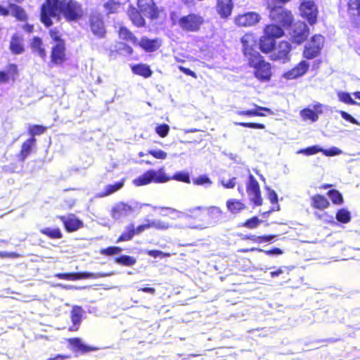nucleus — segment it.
Segmentation results:
<instances>
[{
  "mask_svg": "<svg viewBox=\"0 0 360 360\" xmlns=\"http://www.w3.org/2000/svg\"><path fill=\"white\" fill-rule=\"evenodd\" d=\"M269 17L271 20L283 27H290L294 21L292 12L283 6L269 4Z\"/></svg>",
  "mask_w": 360,
  "mask_h": 360,
  "instance_id": "5",
  "label": "nucleus"
},
{
  "mask_svg": "<svg viewBox=\"0 0 360 360\" xmlns=\"http://www.w3.org/2000/svg\"><path fill=\"white\" fill-rule=\"evenodd\" d=\"M264 54H269V58L273 61H279L282 63H288L291 58V51L292 50V45L287 40H281L278 43L274 42V47L269 51L259 49Z\"/></svg>",
  "mask_w": 360,
  "mask_h": 360,
  "instance_id": "4",
  "label": "nucleus"
},
{
  "mask_svg": "<svg viewBox=\"0 0 360 360\" xmlns=\"http://www.w3.org/2000/svg\"><path fill=\"white\" fill-rule=\"evenodd\" d=\"M54 276L59 279L67 280V281H77L84 278V276L77 272L72 273H58Z\"/></svg>",
  "mask_w": 360,
  "mask_h": 360,
  "instance_id": "44",
  "label": "nucleus"
},
{
  "mask_svg": "<svg viewBox=\"0 0 360 360\" xmlns=\"http://www.w3.org/2000/svg\"><path fill=\"white\" fill-rule=\"evenodd\" d=\"M30 47L32 49V51L37 53L41 57H46V50L43 46L42 40L40 37H33L31 42L30 43Z\"/></svg>",
  "mask_w": 360,
  "mask_h": 360,
  "instance_id": "38",
  "label": "nucleus"
},
{
  "mask_svg": "<svg viewBox=\"0 0 360 360\" xmlns=\"http://www.w3.org/2000/svg\"><path fill=\"white\" fill-rule=\"evenodd\" d=\"M49 34L51 39L56 42V44L65 42V40L60 37V32L57 28H53L49 30Z\"/></svg>",
  "mask_w": 360,
  "mask_h": 360,
  "instance_id": "59",
  "label": "nucleus"
},
{
  "mask_svg": "<svg viewBox=\"0 0 360 360\" xmlns=\"http://www.w3.org/2000/svg\"><path fill=\"white\" fill-rule=\"evenodd\" d=\"M187 217L195 221H205V207H195L188 210Z\"/></svg>",
  "mask_w": 360,
  "mask_h": 360,
  "instance_id": "35",
  "label": "nucleus"
},
{
  "mask_svg": "<svg viewBox=\"0 0 360 360\" xmlns=\"http://www.w3.org/2000/svg\"><path fill=\"white\" fill-rule=\"evenodd\" d=\"M83 309L80 306H74L70 312L71 321L73 323V327L70 328V330L77 331L82 321Z\"/></svg>",
  "mask_w": 360,
  "mask_h": 360,
  "instance_id": "33",
  "label": "nucleus"
},
{
  "mask_svg": "<svg viewBox=\"0 0 360 360\" xmlns=\"http://www.w3.org/2000/svg\"><path fill=\"white\" fill-rule=\"evenodd\" d=\"M203 23V18L193 13L181 16L178 20L179 27L186 32H198Z\"/></svg>",
  "mask_w": 360,
  "mask_h": 360,
  "instance_id": "7",
  "label": "nucleus"
},
{
  "mask_svg": "<svg viewBox=\"0 0 360 360\" xmlns=\"http://www.w3.org/2000/svg\"><path fill=\"white\" fill-rule=\"evenodd\" d=\"M140 10L134 7L128 9L127 15L132 24L136 27H144L146 25L144 18L142 16Z\"/></svg>",
  "mask_w": 360,
  "mask_h": 360,
  "instance_id": "27",
  "label": "nucleus"
},
{
  "mask_svg": "<svg viewBox=\"0 0 360 360\" xmlns=\"http://www.w3.org/2000/svg\"><path fill=\"white\" fill-rule=\"evenodd\" d=\"M233 7L232 0H217V11L220 16L226 18L231 15Z\"/></svg>",
  "mask_w": 360,
  "mask_h": 360,
  "instance_id": "30",
  "label": "nucleus"
},
{
  "mask_svg": "<svg viewBox=\"0 0 360 360\" xmlns=\"http://www.w3.org/2000/svg\"><path fill=\"white\" fill-rule=\"evenodd\" d=\"M117 32L120 39L127 41H131L134 45L136 46L139 39L127 27L121 26Z\"/></svg>",
  "mask_w": 360,
  "mask_h": 360,
  "instance_id": "36",
  "label": "nucleus"
},
{
  "mask_svg": "<svg viewBox=\"0 0 360 360\" xmlns=\"http://www.w3.org/2000/svg\"><path fill=\"white\" fill-rule=\"evenodd\" d=\"M167 177L169 178L168 181L170 180H175V181H181V182L186 183V184L191 183V179H190L189 174L186 172H176L172 176H169L167 174Z\"/></svg>",
  "mask_w": 360,
  "mask_h": 360,
  "instance_id": "47",
  "label": "nucleus"
},
{
  "mask_svg": "<svg viewBox=\"0 0 360 360\" xmlns=\"http://www.w3.org/2000/svg\"><path fill=\"white\" fill-rule=\"evenodd\" d=\"M60 1L59 0H45L41 5L40 20L46 27L53 25L51 18L57 15L58 4Z\"/></svg>",
  "mask_w": 360,
  "mask_h": 360,
  "instance_id": "8",
  "label": "nucleus"
},
{
  "mask_svg": "<svg viewBox=\"0 0 360 360\" xmlns=\"http://www.w3.org/2000/svg\"><path fill=\"white\" fill-rule=\"evenodd\" d=\"M299 7L300 15L304 18L311 25L317 21L318 8L315 4L316 0H300Z\"/></svg>",
  "mask_w": 360,
  "mask_h": 360,
  "instance_id": "10",
  "label": "nucleus"
},
{
  "mask_svg": "<svg viewBox=\"0 0 360 360\" xmlns=\"http://www.w3.org/2000/svg\"><path fill=\"white\" fill-rule=\"evenodd\" d=\"M125 179H122L120 181L115 182L112 184H108L105 186L103 191L97 193L96 197L98 198H105L109 196L123 188L124 186Z\"/></svg>",
  "mask_w": 360,
  "mask_h": 360,
  "instance_id": "29",
  "label": "nucleus"
},
{
  "mask_svg": "<svg viewBox=\"0 0 360 360\" xmlns=\"http://www.w3.org/2000/svg\"><path fill=\"white\" fill-rule=\"evenodd\" d=\"M134 212V207L124 202L116 203L111 209L110 215L114 219H120Z\"/></svg>",
  "mask_w": 360,
  "mask_h": 360,
  "instance_id": "23",
  "label": "nucleus"
},
{
  "mask_svg": "<svg viewBox=\"0 0 360 360\" xmlns=\"http://www.w3.org/2000/svg\"><path fill=\"white\" fill-rule=\"evenodd\" d=\"M340 114L341 117L344 120L349 122L352 124H357V125L359 124L358 121L354 117H353L351 115L347 113V112H345V111H340Z\"/></svg>",
  "mask_w": 360,
  "mask_h": 360,
  "instance_id": "64",
  "label": "nucleus"
},
{
  "mask_svg": "<svg viewBox=\"0 0 360 360\" xmlns=\"http://www.w3.org/2000/svg\"><path fill=\"white\" fill-rule=\"evenodd\" d=\"M161 45L162 41L160 39H150L146 36L141 37L136 44V46H139L146 53H151L158 51L160 48Z\"/></svg>",
  "mask_w": 360,
  "mask_h": 360,
  "instance_id": "22",
  "label": "nucleus"
},
{
  "mask_svg": "<svg viewBox=\"0 0 360 360\" xmlns=\"http://www.w3.org/2000/svg\"><path fill=\"white\" fill-rule=\"evenodd\" d=\"M276 237V235L273 234L259 236V244L263 243H272Z\"/></svg>",
  "mask_w": 360,
  "mask_h": 360,
  "instance_id": "63",
  "label": "nucleus"
},
{
  "mask_svg": "<svg viewBox=\"0 0 360 360\" xmlns=\"http://www.w3.org/2000/svg\"><path fill=\"white\" fill-rule=\"evenodd\" d=\"M322 148H319L317 146H311L306 148L301 149L299 153H302L306 155H312L319 152H321Z\"/></svg>",
  "mask_w": 360,
  "mask_h": 360,
  "instance_id": "58",
  "label": "nucleus"
},
{
  "mask_svg": "<svg viewBox=\"0 0 360 360\" xmlns=\"http://www.w3.org/2000/svg\"><path fill=\"white\" fill-rule=\"evenodd\" d=\"M253 109L238 110L236 113L240 117H265L266 115H274V112L271 109L267 107H263L257 104L253 105Z\"/></svg>",
  "mask_w": 360,
  "mask_h": 360,
  "instance_id": "20",
  "label": "nucleus"
},
{
  "mask_svg": "<svg viewBox=\"0 0 360 360\" xmlns=\"http://www.w3.org/2000/svg\"><path fill=\"white\" fill-rule=\"evenodd\" d=\"M309 35V29L304 22H297L292 30L291 42L297 45L304 43Z\"/></svg>",
  "mask_w": 360,
  "mask_h": 360,
  "instance_id": "14",
  "label": "nucleus"
},
{
  "mask_svg": "<svg viewBox=\"0 0 360 360\" xmlns=\"http://www.w3.org/2000/svg\"><path fill=\"white\" fill-rule=\"evenodd\" d=\"M193 184L196 186L211 185L212 181L207 175H200L193 179Z\"/></svg>",
  "mask_w": 360,
  "mask_h": 360,
  "instance_id": "54",
  "label": "nucleus"
},
{
  "mask_svg": "<svg viewBox=\"0 0 360 360\" xmlns=\"http://www.w3.org/2000/svg\"><path fill=\"white\" fill-rule=\"evenodd\" d=\"M300 115L304 120L316 122L319 119V115L314 110L306 108L300 111Z\"/></svg>",
  "mask_w": 360,
  "mask_h": 360,
  "instance_id": "45",
  "label": "nucleus"
},
{
  "mask_svg": "<svg viewBox=\"0 0 360 360\" xmlns=\"http://www.w3.org/2000/svg\"><path fill=\"white\" fill-rule=\"evenodd\" d=\"M321 50L319 47H314L309 44L304 48L302 56L307 60H312L318 57L321 53Z\"/></svg>",
  "mask_w": 360,
  "mask_h": 360,
  "instance_id": "41",
  "label": "nucleus"
},
{
  "mask_svg": "<svg viewBox=\"0 0 360 360\" xmlns=\"http://www.w3.org/2000/svg\"><path fill=\"white\" fill-rule=\"evenodd\" d=\"M260 20V16L255 12H248L238 15L235 18V22L240 27H250L257 24Z\"/></svg>",
  "mask_w": 360,
  "mask_h": 360,
  "instance_id": "24",
  "label": "nucleus"
},
{
  "mask_svg": "<svg viewBox=\"0 0 360 360\" xmlns=\"http://www.w3.org/2000/svg\"><path fill=\"white\" fill-rule=\"evenodd\" d=\"M46 129V127L38 124L31 125L29 127L28 133L31 137L24 142V158L32 151L33 148L36 145V139L34 138V136H39L44 134Z\"/></svg>",
  "mask_w": 360,
  "mask_h": 360,
  "instance_id": "12",
  "label": "nucleus"
},
{
  "mask_svg": "<svg viewBox=\"0 0 360 360\" xmlns=\"http://www.w3.org/2000/svg\"><path fill=\"white\" fill-rule=\"evenodd\" d=\"M133 74L141 76L143 78H148L153 75L150 67L145 63L134 64L130 66Z\"/></svg>",
  "mask_w": 360,
  "mask_h": 360,
  "instance_id": "32",
  "label": "nucleus"
},
{
  "mask_svg": "<svg viewBox=\"0 0 360 360\" xmlns=\"http://www.w3.org/2000/svg\"><path fill=\"white\" fill-rule=\"evenodd\" d=\"M18 75V66L14 63H9L5 70H0V83H7L11 79L15 81Z\"/></svg>",
  "mask_w": 360,
  "mask_h": 360,
  "instance_id": "26",
  "label": "nucleus"
},
{
  "mask_svg": "<svg viewBox=\"0 0 360 360\" xmlns=\"http://www.w3.org/2000/svg\"><path fill=\"white\" fill-rule=\"evenodd\" d=\"M119 6L120 3L115 0H108L103 4L108 15L116 13Z\"/></svg>",
  "mask_w": 360,
  "mask_h": 360,
  "instance_id": "50",
  "label": "nucleus"
},
{
  "mask_svg": "<svg viewBox=\"0 0 360 360\" xmlns=\"http://www.w3.org/2000/svg\"><path fill=\"white\" fill-rule=\"evenodd\" d=\"M236 177H232L231 179H230L229 180H226V179H223L221 180V184L223 186V187L225 188H233L236 184Z\"/></svg>",
  "mask_w": 360,
  "mask_h": 360,
  "instance_id": "60",
  "label": "nucleus"
},
{
  "mask_svg": "<svg viewBox=\"0 0 360 360\" xmlns=\"http://www.w3.org/2000/svg\"><path fill=\"white\" fill-rule=\"evenodd\" d=\"M10 50L13 54H19L22 52V44L17 34H14L11 38Z\"/></svg>",
  "mask_w": 360,
  "mask_h": 360,
  "instance_id": "42",
  "label": "nucleus"
},
{
  "mask_svg": "<svg viewBox=\"0 0 360 360\" xmlns=\"http://www.w3.org/2000/svg\"><path fill=\"white\" fill-rule=\"evenodd\" d=\"M165 168L163 167L158 170L148 169L143 174L139 176L133 180V184L136 186H142L148 185L152 182L155 184H162L168 181Z\"/></svg>",
  "mask_w": 360,
  "mask_h": 360,
  "instance_id": "6",
  "label": "nucleus"
},
{
  "mask_svg": "<svg viewBox=\"0 0 360 360\" xmlns=\"http://www.w3.org/2000/svg\"><path fill=\"white\" fill-rule=\"evenodd\" d=\"M321 152L326 156H335L340 155L341 150L336 147H333L330 149H322Z\"/></svg>",
  "mask_w": 360,
  "mask_h": 360,
  "instance_id": "62",
  "label": "nucleus"
},
{
  "mask_svg": "<svg viewBox=\"0 0 360 360\" xmlns=\"http://www.w3.org/2000/svg\"><path fill=\"white\" fill-rule=\"evenodd\" d=\"M169 129V126L167 124H161L155 127V131L161 138H165L168 135Z\"/></svg>",
  "mask_w": 360,
  "mask_h": 360,
  "instance_id": "55",
  "label": "nucleus"
},
{
  "mask_svg": "<svg viewBox=\"0 0 360 360\" xmlns=\"http://www.w3.org/2000/svg\"><path fill=\"white\" fill-rule=\"evenodd\" d=\"M267 195H268V199L269 200V201L271 202V204H273L275 206L279 205L278 203V195H277L276 193L275 192V191H274L272 189H269Z\"/></svg>",
  "mask_w": 360,
  "mask_h": 360,
  "instance_id": "61",
  "label": "nucleus"
},
{
  "mask_svg": "<svg viewBox=\"0 0 360 360\" xmlns=\"http://www.w3.org/2000/svg\"><path fill=\"white\" fill-rule=\"evenodd\" d=\"M327 195L334 205H340L344 202L342 195L336 189L329 190Z\"/></svg>",
  "mask_w": 360,
  "mask_h": 360,
  "instance_id": "48",
  "label": "nucleus"
},
{
  "mask_svg": "<svg viewBox=\"0 0 360 360\" xmlns=\"http://www.w3.org/2000/svg\"><path fill=\"white\" fill-rule=\"evenodd\" d=\"M338 98L340 101L349 104V105H356V102L352 99L351 95L347 92H340L338 94Z\"/></svg>",
  "mask_w": 360,
  "mask_h": 360,
  "instance_id": "53",
  "label": "nucleus"
},
{
  "mask_svg": "<svg viewBox=\"0 0 360 360\" xmlns=\"http://www.w3.org/2000/svg\"><path fill=\"white\" fill-rule=\"evenodd\" d=\"M309 70V63L302 60L292 68L283 73V77L286 80H293L304 76Z\"/></svg>",
  "mask_w": 360,
  "mask_h": 360,
  "instance_id": "18",
  "label": "nucleus"
},
{
  "mask_svg": "<svg viewBox=\"0 0 360 360\" xmlns=\"http://www.w3.org/2000/svg\"><path fill=\"white\" fill-rule=\"evenodd\" d=\"M11 13L18 20L22 21V8L10 1L7 2V6L0 4V15L6 16Z\"/></svg>",
  "mask_w": 360,
  "mask_h": 360,
  "instance_id": "25",
  "label": "nucleus"
},
{
  "mask_svg": "<svg viewBox=\"0 0 360 360\" xmlns=\"http://www.w3.org/2000/svg\"><path fill=\"white\" fill-rule=\"evenodd\" d=\"M246 192L250 201L254 206H261L263 202L260 186L253 174L248 175V180L246 182Z\"/></svg>",
  "mask_w": 360,
  "mask_h": 360,
  "instance_id": "9",
  "label": "nucleus"
},
{
  "mask_svg": "<svg viewBox=\"0 0 360 360\" xmlns=\"http://www.w3.org/2000/svg\"><path fill=\"white\" fill-rule=\"evenodd\" d=\"M330 202L323 195L314 194L310 197V206L315 210L314 214L319 219H322L326 214H321L317 211H323L330 207Z\"/></svg>",
  "mask_w": 360,
  "mask_h": 360,
  "instance_id": "15",
  "label": "nucleus"
},
{
  "mask_svg": "<svg viewBox=\"0 0 360 360\" xmlns=\"http://www.w3.org/2000/svg\"><path fill=\"white\" fill-rule=\"evenodd\" d=\"M172 227V224L165 220H146V223L139 225L136 228L134 227V231L136 235H139L143 231L149 229H154L158 231H166Z\"/></svg>",
  "mask_w": 360,
  "mask_h": 360,
  "instance_id": "17",
  "label": "nucleus"
},
{
  "mask_svg": "<svg viewBox=\"0 0 360 360\" xmlns=\"http://www.w3.org/2000/svg\"><path fill=\"white\" fill-rule=\"evenodd\" d=\"M324 44V37L321 34H314L311 37V40L309 43V45H312L314 47H319V49H322Z\"/></svg>",
  "mask_w": 360,
  "mask_h": 360,
  "instance_id": "52",
  "label": "nucleus"
},
{
  "mask_svg": "<svg viewBox=\"0 0 360 360\" xmlns=\"http://www.w3.org/2000/svg\"><path fill=\"white\" fill-rule=\"evenodd\" d=\"M205 221H218L222 217L223 212L217 206L205 207Z\"/></svg>",
  "mask_w": 360,
  "mask_h": 360,
  "instance_id": "34",
  "label": "nucleus"
},
{
  "mask_svg": "<svg viewBox=\"0 0 360 360\" xmlns=\"http://www.w3.org/2000/svg\"><path fill=\"white\" fill-rule=\"evenodd\" d=\"M226 206L227 210L232 214H238L247 208L243 202L236 198L228 199L226 202Z\"/></svg>",
  "mask_w": 360,
  "mask_h": 360,
  "instance_id": "31",
  "label": "nucleus"
},
{
  "mask_svg": "<svg viewBox=\"0 0 360 360\" xmlns=\"http://www.w3.org/2000/svg\"><path fill=\"white\" fill-rule=\"evenodd\" d=\"M279 25L269 24L264 27L263 35L259 39V49L265 51L271 50L276 39L285 35V32Z\"/></svg>",
  "mask_w": 360,
  "mask_h": 360,
  "instance_id": "3",
  "label": "nucleus"
},
{
  "mask_svg": "<svg viewBox=\"0 0 360 360\" xmlns=\"http://www.w3.org/2000/svg\"><path fill=\"white\" fill-rule=\"evenodd\" d=\"M242 52L249 68L253 69L254 77L260 82H268L272 77V66L258 51L254 49L256 44L252 34L247 33L240 39Z\"/></svg>",
  "mask_w": 360,
  "mask_h": 360,
  "instance_id": "1",
  "label": "nucleus"
},
{
  "mask_svg": "<svg viewBox=\"0 0 360 360\" xmlns=\"http://www.w3.org/2000/svg\"><path fill=\"white\" fill-rule=\"evenodd\" d=\"M158 209L160 210V216L162 217H166L173 221L180 217L181 212L176 209L168 207H160Z\"/></svg>",
  "mask_w": 360,
  "mask_h": 360,
  "instance_id": "40",
  "label": "nucleus"
},
{
  "mask_svg": "<svg viewBox=\"0 0 360 360\" xmlns=\"http://www.w3.org/2000/svg\"><path fill=\"white\" fill-rule=\"evenodd\" d=\"M148 155H152L154 158L158 160H165L167 158V153L162 150H149L147 151Z\"/></svg>",
  "mask_w": 360,
  "mask_h": 360,
  "instance_id": "56",
  "label": "nucleus"
},
{
  "mask_svg": "<svg viewBox=\"0 0 360 360\" xmlns=\"http://www.w3.org/2000/svg\"><path fill=\"white\" fill-rule=\"evenodd\" d=\"M40 233L52 240L61 239L63 237L60 228L44 227L40 229Z\"/></svg>",
  "mask_w": 360,
  "mask_h": 360,
  "instance_id": "37",
  "label": "nucleus"
},
{
  "mask_svg": "<svg viewBox=\"0 0 360 360\" xmlns=\"http://www.w3.org/2000/svg\"><path fill=\"white\" fill-rule=\"evenodd\" d=\"M137 6L140 11L146 14L151 20L158 19L162 12L153 0H137Z\"/></svg>",
  "mask_w": 360,
  "mask_h": 360,
  "instance_id": "13",
  "label": "nucleus"
},
{
  "mask_svg": "<svg viewBox=\"0 0 360 360\" xmlns=\"http://www.w3.org/2000/svg\"><path fill=\"white\" fill-rule=\"evenodd\" d=\"M68 343L75 347V351L80 352L81 354H86L91 352L97 351L99 349L98 347L90 346L84 344L79 338H72L68 340Z\"/></svg>",
  "mask_w": 360,
  "mask_h": 360,
  "instance_id": "28",
  "label": "nucleus"
},
{
  "mask_svg": "<svg viewBox=\"0 0 360 360\" xmlns=\"http://www.w3.org/2000/svg\"><path fill=\"white\" fill-rule=\"evenodd\" d=\"M65 42L56 44L51 51V62L54 65H62L67 59Z\"/></svg>",
  "mask_w": 360,
  "mask_h": 360,
  "instance_id": "21",
  "label": "nucleus"
},
{
  "mask_svg": "<svg viewBox=\"0 0 360 360\" xmlns=\"http://www.w3.org/2000/svg\"><path fill=\"white\" fill-rule=\"evenodd\" d=\"M347 13L354 27H360V0H349L347 4Z\"/></svg>",
  "mask_w": 360,
  "mask_h": 360,
  "instance_id": "19",
  "label": "nucleus"
},
{
  "mask_svg": "<svg viewBox=\"0 0 360 360\" xmlns=\"http://www.w3.org/2000/svg\"><path fill=\"white\" fill-rule=\"evenodd\" d=\"M58 11L68 22H76L84 16L82 4L77 0H61L58 4Z\"/></svg>",
  "mask_w": 360,
  "mask_h": 360,
  "instance_id": "2",
  "label": "nucleus"
},
{
  "mask_svg": "<svg viewBox=\"0 0 360 360\" xmlns=\"http://www.w3.org/2000/svg\"><path fill=\"white\" fill-rule=\"evenodd\" d=\"M58 219L63 223L68 233L75 232L84 227L83 221L74 214L58 216Z\"/></svg>",
  "mask_w": 360,
  "mask_h": 360,
  "instance_id": "16",
  "label": "nucleus"
},
{
  "mask_svg": "<svg viewBox=\"0 0 360 360\" xmlns=\"http://www.w3.org/2000/svg\"><path fill=\"white\" fill-rule=\"evenodd\" d=\"M122 248L118 246H110L100 250V253L104 256H112L122 252Z\"/></svg>",
  "mask_w": 360,
  "mask_h": 360,
  "instance_id": "51",
  "label": "nucleus"
},
{
  "mask_svg": "<svg viewBox=\"0 0 360 360\" xmlns=\"http://www.w3.org/2000/svg\"><path fill=\"white\" fill-rule=\"evenodd\" d=\"M261 222L262 221L257 216H253L241 223L240 226L245 227L248 229H255L261 224Z\"/></svg>",
  "mask_w": 360,
  "mask_h": 360,
  "instance_id": "49",
  "label": "nucleus"
},
{
  "mask_svg": "<svg viewBox=\"0 0 360 360\" xmlns=\"http://www.w3.org/2000/svg\"><path fill=\"white\" fill-rule=\"evenodd\" d=\"M115 262L124 266H131L136 264V259L131 256L123 255L115 258Z\"/></svg>",
  "mask_w": 360,
  "mask_h": 360,
  "instance_id": "43",
  "label": "nucleus"
},
{
  "mask_svg": "<svg viewBox=\"0 0 360 360\" xmlns=\"http://www.w3.org/2000/svg\"><path fill=\"white\" fill-rule=\"evenodd\" d=\"M89 26L96 38L103 39L105 37L107 31L103 16L101 14H91L89 18Z\"/></svg>",
  "mask_w": 360,
  "mask_h": 360,
  "instance_id": "11",
  "label": "nucleus"
},
{
  "mask_svg": "<svg viewBox=\"0 0 360 360\" xmlns=\"http://www.w3.org/2000/svg\"><path fill=\"white\" fill-rule=\"evenodd\" d=\"M335 218L337 221L342 224L349 223L351 220L350 212L345 208H342L336 212Z\"/></svg>",
  "mask_w": 360,
  "mask_h": 360,
  "instance_id": "46",
  "label": "nucleus"
},
{
  "mask_svg": "<svg viewBox=\"0 0 360 360\" xmlns=\"http://www.w3.org/2000/svg\"><path fill=\"white\" fill-rule=\"evenodd\" d=\"M236 125L241 126L243 127L251 128V129H264L266 126L262 123H256V122H236Z\"/></svg>",
  "mask_w": 360,
  "mask_h": 360,
  "instance_id": "57",
  "label": "nucleus"
},
{
  "mask_svg": "<svg viewBox=\"0 0 360 360\" xmlns=\"http://www.w3.org/2000/svg\"><path fill=\"white\" fill-rule=\"evenodd\" d=\"M136 234L134 231V224H129L125 227L124 231L117 238L116 243L129 241Z\"/></svg>",
  "mask_w": 360,
  "mask_h": 360,
  "instance_id": "39",
  "label": "nucleus"
}]
</instances>
